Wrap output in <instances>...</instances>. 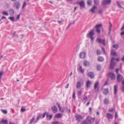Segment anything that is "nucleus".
Segmentation results:
<instances>
[{"mask_svg":"<svg viewBox=\"0 0 124 124\" xmlns=\"http://www.w3.org/2000/svg\"><path fill=\"white\" fill-rule=\"evenodd\" d=\"M35 118L34 117H33L32 118V119L31 120V121L33 122V121L35 120Z\"/></svg>","mask_w":124,"mask_h":124,"instance_id":"obj_55","label":"nucleus"},{"mask_svg":"<svg viewBox=\"0 0 124 124\" xmlns=\"http://www.w3.org/2000/svg\"><path fill=\"white\" fill-rule=\"evenodd\" d=\"M97 40L99 43L102 44L104 46H105V39H104L102 40H101L100 38H97Z\"/></svg>","mask_w":124,"mask_h":124,"instance_id":"obj_9","label":"nucleus"},{"mask_svg":"<svg viewBox=\"0 0 124 124\" xmlns=\"http://www.w3.org/2000/svg\"><path fill=\"white\" fill-rule=\"evenodd\" d=\"M103 11L102 10H99L98 12V14L100 15H102L103 14Z\"/></svg>","mask_w":124,"mask_h":124,"instance_id":"obj_36","label":"nucleus"},{"mask_svg":"<svg viewBox=\"0 0 124 124\" xmlns=\"http://www.w3.org/2000/svg\"><path fill=\"white\" fill-rule=\"evenodd\" d=\"M75 91H74V92L73 93V95H72V97L73 98H74V99L75 98Z\"/></svg>","mask_w":124,"mask_h":124,"instance_id":"obj_50","label":"nucleus"},{"mask_svg":"<svg viewBox=\"0 0 124 124\" xmlns=\"http://www.w3.org/2000/svg\"><path fill=\"white\" fill-rule=\"evenodd\" d=\"M75 117L76 118V120L78 122H79L81 120L84 118V117L80 115H76Z\"/></svg>","mask_w":124,"mask_h":124,"instance_id":"obj_7","label":"nucleus"},{"mask_svg":"<svg viewBox=\"0 0 124 124\" xmlns=\"http://www.w3.org/2000/svg\"><path fill=\"white\" fill-rule=\"evenodd\" d=\"M123 76L120 74H118L117 77V81L118 83H119L122 80Z\"/></svg>","mask_w":124,"mask_h":124,"instance_id":"obj_11","label":"nucleus"},{"mask_svg":"<svg viewBox=\"0 0 124 124\" xmlns=\"http://www.w3.org/2000/svg\"><path fill=\"white\" fill-rule=\"evenodd\" d=\"M121 60L123 61H124V56L122 58Z\"/></svg>","mask_w":124,"mask_h":124,"instance_id":"obj_64","label":"nucleus"},{"mask_svg":"<svg viewBox=\"0 0 124 124\" xmlns=\"http://www.w3.org/2000/svg\"><path fill=\"white\" fill-rule=\"evenodd\" d=\"M88 77L91 78H93L94 77V73L92 72H89L88 73Z\"/></svg>","mask_w":124,"mask_h":124,"instance_id":"obj_16","label":"nucleus"},{"mask_svg":"<svg viewBox=\"0 0 124 124\" xmlns=\"http://www.w3.org/2000/svg\"><path fill=\"white\" fill-rule=\"evenodd\" d=\"M69 84H67L65 88H68L69 87Z\"/></svg>","mask_w":124,"mask_h":124,"instance_id":"obj_62","label":"nucleus"},{"mask_svg":"<svg viewBox=\"0 0 124 124\" xmlns=\"http://www.w3.org/2000/svg\"><path fill=\"white\" fill-rule=\"evenodd\" d=\"M87 3L88 5L90 6L92 3V1L91 0H88Z\"/></svg>","mask_w":124,"mask_h":124,"instance_id":"obj_24","label":"nucleus"},{"mask_svg":"<svg viewBox=\"0 0 124 124\" xmlns=\"http://www.w3.org/2000/svg\"><path fill=\"white\" fill-rule=\"evenodd\" d=\"M94 34V30L93 29L88 34H87V36L88 38H90L92 41H93L94 39V38L93 36Z\"/></svg>","mask_w":124,"mask_h":124,"instance_id":"obj_2","label":"nucleus"},{"mask_svg":"<svg viewBox=\"0 0 124 124\" xmlns=\"http://www.w3.org/2000/svg\"><path fill=\"white\" fill-rule=\"evenodd\" d=\"M79 70L80 72L82 73H83L84 72V70L83 69H82V67L80 66L79 67Z\"/></svg>","mask_w":124,"mask_h":124,"instance_id":"obj_27","label":"nucleus"},{"mask_svg":"<svg viewBox=\"0 0 124 124\" xmlns=\"http://www.w3.org/2000/svg\"><path fill=\"white\" fill-rule=\"evenodd\" d=\"M26 110V109H25L23 108H22L21 109V111L22 112H23L25 111Z\"/></svg>","mask_w":124,"mask_h":124,"instance_id":"obj_49","label":"nucleus"},{"mask_svg":"<svg viewBox=\"0 0 124 124\" xmlns=\"http://www.w3.org/2000/svg\"><path fill=\"white\" fill-rule=\"evenodd\" d=\"M3 124H7L8 123V121L7 120L2 119L1 122Z\"/></svg>","mask_w":124,"mask_h":124,"instance_id":"obj_26","label":"nucleus"},{"mask_svg":"<svg viewBox=\"0 0 124 124\" xmlns=\"http://www.w3.org/2000/svg\"><path fill=\"white\" fill-rule=\"evenodd\" d=\"M52 109L53 112L54 113H56L57 111V108L56 106L55 105L52 107Z\"/></svg>","mask_w":124,"mask_h":124,"instance_id":"obj_13","label":"nucleus"},{"mask_svg":"<svg viewBox=\"0 0 124 124\" xmlns=\"http://www.w3.org/2000/svg\"><path fill=\"white\" fill-rule=\"evenodd\" d=\"M41 115L40 114L39 115V116L37 117V121L36 122V123L37 121L41 117Z\"/></svg>","mask_w":124,"mask_h":124,"instance_id":"obj_43","label":"nucleus"},{"mask_svg":"<svg viewBox=\"0 0 124 124\" xmlns=\"http://www.w3.org/2000/svg\"><path fill=\"white\" fill-rule=\"evenodd\" d=\"M99 83V82H96L94 85V88L96 91H98L99 88L98 86Z\"/></svg>","mask_w":124,"mask_h":124,"instance_id":"obj_15","label":"nucleus"},{"mask_svg":"<svg viewBox=\"0 0 124 124\" xmlns=\"http://www.w3.org/2000/svg\"><path fill=\"white\" fill-rule=\"evenodd\" d=\"M106 117L108 119H112L113 118V116L110 113H107L106 114Z\"/></svg>","mask_w":124,"mask_h":124,"instance_id":"obj_12","label":"nucleus"},{"mask_svg":"<svg viewBox=\"0 0 124 124\" xmlns=\"http://www.w3.org/2000/svg\"><path fill=\"white\" fill-rule=\"evenodd\" d=\"M85 53L84 52H81L79 55L80 58H84L85 57Z\"/></svg>","mask_w":124,"mask_h":124,"instance_id":"obj_17","label":"nucleus"},{"mask_svg":"<svg viewBox=\"0 0 124 124\" xmlns=\"http://www.w3.org/2000/svg\"><path fill=\"white\" fill-rule=\"evenodd\" d=\"M120 34L121 35H124V31H123L121 32Z\"/></svg>","mask_w":124,"mask_h":124,"instance_id":"obj_60","label":"nucleus"},{"mask_svg":"<svg viewBox=\"0 0 124 124\" xmlns=\"http://www.w3.org/2000/svg\"><path fill=\"white\" fill-rule=\"evenodd\" d=\"M113 47L116 49H117L119 48V45L118 44H115L113 46Z\"/></svg>","mask_w":124,"mask_h":124,"instance_id":"obj_29","label":"nucleus"},{"mask_svg":"<svg viewBox=\"0 0 124 124\" xmlns=\"http://www.w3.org/2000/svg\"><path fill=\"white\" fill-rule=\"evenodd\" d=\"M94 2L95 4L96 5H98L99 3V2L98 0H94Z\"/></svg>","mask_w":124,"mask_h":124,"instance_id":"obj_30","label":"nucleus"},{"mask_svg":"<svg viewBox=\"0 0 124 124\" xmlns=\"http://www.w3.org/2000/svg\"><path fill=\"white\" fill-rule=\"evenodd\" d=\"M122 91L124 92V80L122 82Z\"/></svg>","mask_w":124,"mask_h":124,"instance_id":"obj_33","label":"nucleus"},{"mask_svg":"<svg viewBox=\"0 0 124 124\" xmlns=\"http://www.w3.org/2000/svg\"><path fill=\"white\" fill-rule=\"evenodd\" d=\"M26 3L25 1H23V3L22 6V8L23 9L24 8V7L26 6Z\"/></svg>","mask_w":124,"mask_h":124,"instance_id":"obj_35","label":"nucleus"},{"mask_svg":"<svg viewBox=\"0 0 124 124\" xmlns=\"http://www.w3.org/2000/svg\"><path fill=\"white\" fill-rule=\"evenodd\" d=\"M109 101L107 98L105 99L104 101V103L105 104H107L109 103Z\"/></svg>","mask_w":124,"mask_h":124,"instance_id":"obj_23","label":"nucleus"},{"mask_svg":"<svg viewBox=\"0 0 124 124\" xmlns=\"http://www.w3.org/2000/svg\"><path fill=\"white\" fill-rule=\"evenodd\" d=\"M62 116V114L61 113H59L56 115L55 116L57 118H59L61 117Z\"/></svg>","mask_w":124,"mask_h":124,"instance_id":"obj_28","label":"nucleus"},{"mask_svg":"<svg viewBox=\"0 0 124 124\" xmlns=\"http://www.w3.org/2000/svg\"><path fill=\"white\" fill-rule=\"evenodd\" d=\"M101 66L100 65H98L97 66V69L98 70H99L101 69Z\"/></svg>","mask_w":124,"mask_h":124,"instance_id":"obj_38","label":"nucleus"},{"mask_svg":"<svg viewBox=\"0 0 124 124\" xmlns=\"http://www.w3.org/2000/svg\"><path fill=\"white\" fill-rule=\"evenodd\" d=\"M20 17V14L18 15L17 16V19L18 20L19 19Z\"/></svg>","mask_w":124,"mask_h":124,"instance_id":"obj_56","label":"nucleus"},{"mask_svg":"<svg viewBox=\"0 0 124 124\" xmlns=\"http://www.w3.org/2000/svg\"><path fill=\"white\" fill-rule=\"evenodd\" d=\"M1 110L2 111V112L4 113L5 114H6L7 113V112L6 110H3V109H1Z\"/></svg>","mask_w":124,"mask_h":124,"instance_id":"obj_42","label":"nucleus"},{"mask_svg":"<svg viewBox=\"0 0 124 124\" xmlns=\"http://www.w3.org/2000/svg\"><path fill=\"white\" fill-rule=\"evenodd\" d=\"M108 77L110 78L112 80H114L115 79V76L114 73L110 72L108 74Z\"/></svg>","mask_w":124,"mask_h":124,"instance_id":"obj_5","label":"nucleus"},{"mask_svg":"<svg viewBox=\"0 0 124 124\" xmlns=\"http://www.w3.org/2000/svg\"><path fill=\"white\" fill-rule=\"evenodd\" d=\"M2 14H3V15H5L8 16V13H7V12H3Z\"/></svg>","mask_w":124,"mask_h":124,"instance_id":"obj_45","label":"nucleus"},{"mask_svg":"<svg viewBox=\"0 0 124 124\" xmlns=\"http://www.w3.org/2000/svg\"><path fill=\"white\" fill-rule=\"evenodd\" d=\"M58 106V107L59 108V110H61V107L60 106V104H59V103H57V104H56Z\"/></svg>","mask_w":124,"mask_h":124,"instance_id":"obj_46","label":"nucleus"},{"mask_svg":"<svg viewBox=\"0 0 124 124\" xmlns=\"http://www.w3.org/2000/svg\"><path fill=\"white\" fill-rule=\"evenodd\" d=\"M102 26V25L101 24H97L96 25L95 28H96V31L98 33L100 34L101 33V30L100 28Z\"/></svg>","mask_w":124,"mask_h":124,"instance_id":"obj_3","label":"nucleus"},{"mask_svg":"<svg viewBox=\"0 0 124 124\" xmlns=\"http://www.w3.org/2000/svg\"><path fill=\"white\" fill-rule=\"evenodd\" d=\"M104 59L102 57H98V60L99 61L102 62L104 61Z\"/></svg>","mask_w":124,"mask_h":124,"instance_id":"obj_31","label":"nucleus"},{"mask_svg":"<svg viewBox=\"0 0 124 124\" xmlns=\"http://www.w3.org/2000/svg\"><path fill=\"white\" fill-rule=\"evenodd\" d=\"M114 58L113 57L111 60V62L110 65V69L111 70H113L114 68L115 62L114 61Z\"/></svg>","mask_w":124,"mask_h":124,"instance_id":"obj_4","label":"nucleus"},{"mask_svg":"<svg viewBox=\"0 0 124 124\" xmlns=\"http://www.w3.org/2000/svg\"><path fill=\"white\" fill-rule=\"evenodd\" d=\"M97 55H99L101 54V52L100 50H97Z\"/></svg>","mask_w":124,"mask_h":124,"instance_id":"obj_47","label":"nucleus"},{"mask_svg":"<svg viewBox=\"0 0 124 124\" xmlns=\"http://www.w3.org/2000/svg\"><path fill=\"white\" fill-rule=\"evenodd\" d=\"M82 91L81 90H79L78 92V96H80L82 94Z\"/></svg>","mask_w":124,"mask_h":124,"instance_id":"obj_34","label":"nucleus"},{"mask_svg":"<svg viewBox=\"0 0 124 124\" xmlns=\"http://www.w3.org/2000/svg\"><path fill=\"white\" fill-rule=\"evenodd\" d=\"M78 3L81 7L83 8L85 7V4L84 1H81L80 2H78Z\"/></svg>","mask_w":124,"mask_h":124,"instance_id":"obj_14","label":"nucleus"},{"mask_svg":"<svg viewBox=\"0 0 124 124\" xmlns=\"http://www.w3.org/2000/svg\"><path fill=\"white\" fill-rule=\"evenodd\" d=\"M115 110V108H111L109 109V111L110 112H113L114 110Z\"/></svg>","mask_w":124,"mask_h":124,"instance_id":"obj_40","label":"nucleus"},{"mask_svg":"<svg viewBox=\"0 0 124 124\" xmlns=\"http://www.w3.org/2000/svg\"><path fill=\"white\" fill-rule=\"evenodd\" d=\"M124 29V25H123L122 27L121 28V30H123Z\"/></svg>","mask_w":124,"mask_h":124,"instance_id":"obj_61","label":"nucleus"},{"mask_svg":"<svg viewBox=\"0 0 124 124\" xmlns=\"http://www.w3.org/2000/svg\"><path fill=\"white\" fill-rule=\"evenodd\" d=\"M119 70L118 69H116V71L117 74L118 73Z\"/></svg>","mask_w":124,"mask_h":124,"instance_id":"obj_59","label":"nucleus"},{"mask_svg":"<svg viewBox=\"0 0 124 124\" xmlns=\"http://www.w3.org/2000/svg\"><path fill=\"white\" fill-rule=\"evenodd\" d=\"M118 117V115L117 114V113L116 112L115 113V118L116 119V118Z\"/></svg>","mask_w":124,"mask_h":124,"instance_id":"obj_54","label":"nucleus"},{"mask_svg":"<svg viewBox=\"0 0 124 124\" xmlns=\"http://www.w3.org/2000/svg\"><path fill=\"white\" fill-rule=\"evenodd\" d=\"M111 2V0H104L102 2V4L103 5H104L110 3Z\"/></svg>","mask_w":124,"mask_h":124,"instance_id":"obj_10","label":"nucleus"},{"mask_svg":"<svg viewBox=\"0 0 124 124\" xmlns=\"http://www.w3.org/2000/svg\"><path fill=\"white\" fill-rule=\"evenodd\" d=\"M100 122V120H96L95 121V124H98Z\"/></svg>","mask_w":124,"mask_h":124,"instance_id":"obj_53","label":"nucleus"},{"mask_svg":"<svg viewBox=\"0 0 124 124\" xmlns=\"http://www.w3.org/2000/svg\"><path fill=\"white\" fill-rule=\"evenodd\" d=\"M21 6V4L20 2L18 1H16L14 3V6L17 9H19Z\"/></svg>","mask_w":124,"mask_h":124,"instance_id":"obj_6","label":"nucleus"},{"mask_svg":"<svg viewBox=\"0 0 124 124\" xmlns=\"http://www.w3.org/2000/svg\"><path fill=\"white\" fill-rule=\"evenodd\" d=\"M87 97L86 96H85L83 98V100H86L87 99Z\"/></svg>","mask_w":124,"mask_h":124,"instance_id":"obj_52","label":"nucleus"},{"mask_svg":"<svg viewBox=\"0 0 124 124\" xmlns=\"http://www.w3.org/2000/svg\"><path fill=\"white\" fill-rule=\"evenodd\" d=\"M3 72L2 71H1L0 72V82L1 81V76L3 75Z\"/></svg>","mask_w":124,"mask_h":124,"instance_id":"obj_41","label":"nucleus"},{"mask_svg":"<svg viewBox=\"0 0 124 124\" xmlns=\"http://www.w3.org/2000/svg\"><path fill=\"white\" fill-rule=\"evenodd\" d=\"M59 122L58 121H56L53 122L52 123V124H59Z\"/></svg>","mask_w":124,"mask_h":124,"instance_id":"obj_48","label":"nucleus"},{"mask_svg":"<svg viewBox=\"0 0 124 124\" xmlns=\"http://www.w3.org/2000/svg\"><path fill=\"white\" fill-rule=\"evenodd\" d=\"M91 84V83L90 81L88 80L86 82V87L88 88L90 87Z\"/></svg>","mask_w":124,"mask_h":124,"instance_id":"obj_20","label":"nucleus"},{"mask_svg":"<svg viewBox=\"0 0 124 124\" xmlns=\"http://www.w3.org/2000/svg\"><path fill=\"white\" fill-rule=\"evenodd\" d=\"M116 3L117 4H118V5L119 6V8H123L122 7V6L118 2V1H117L116 2Z\"/></svg>","mask_w":124,"mask_h":124,"instance_id":"obj_44","label":"nucleus"},{"mask_svg":"<svg viewBox=\"0 0 124 124\" xmlns=\"http://www.w3.org/2000/svg\"><path fill=\"white\" fill-rule=\"evenodd\" d=\"M84 84V82H78L76 83V86L77 88L79 89L80 88L81 86Z\"/></svg>","mask_w":124,"mask_h":124,"instance_id":"obj_8","label":"nucleus"},{"mask_svg":"<svg viewBox=\"0 0 124 124\" xmlns=\"http://www.w3.org/2000/svg\"><path fill=\"white\" fill-rule=\"evenodd\" d=\"M111 55H113L116 56L117 54L116 52L113 49H112L111 52Z\"/></svg>","mask_w":124,"mask_h":124,"instance_id":"obj_19","label":"nucleus"},{"mask_svg":"<svg viewBox=\"0 0 124 124\" xmlns=\"http://www.w3.org/2000/svg\"><path fill=\"white\" fill-rule=\"evenodd\" d=\"M83 64L85 67H87L89 65V63L87 61H85L84 62Z\"/></svg>","mask_w":124,"mask_h":124,"instance_id":"obj_22","label":"nucleus"},{"mask_svg":"<svg viewBox=\"0 0 124 124\" xmlns=\"http://www.w3.org/2000/svg\"><path fill=\"white\" fill-rule=\"evenodd\" d=\"M8 19H10V20L12 21H14V17H8Z\"/></svg>","mask_w":124,"mask_h":124,"instance_id":"obj_37","label":"nucleus"},{"mask_svg":"<svg viewBox=\"0 0 124 124\" xmlns=\"http://www.w3.org/2000/svg\"><path fill=\"white\" fill-rule=\"evenodd\" d=\"M46 117L47 118L49 117V120H50L52 117V116L51 115H47Z\"/></svg>","mask_w":124,"mask_h":124,"instance_id":"obj_39","label":"nucleus"},{"mask_svg":"<svg viewBox=\"0 0 124 124\" xmlns=\"http://www.w3.org/2000/svg\"><path fill=\"white\" fill-rule=\"evenodd\" d=\"M103 93L105 94H107L108 93V89H105L104 90Z\"/></svg>","mask_w":124,"mask_h":124,"instance_id":"obj_32","label":"nucleus"},{"mask_svg":"<svg viewBox=\"0 0 124 124\" xmlns=\"http://www.w3.org/2000/svg\"><path fill=\"white\" fill-rule=\"evenodd\" d=\"M102 50L104 52V53L105 54V50L104 48L103 47H102Z\"/></svg>","mask_w":124,"mask_h":124,"instance_id":"obj_58","label":"nucleus"},{"mask_svg":"<svg viewBox=\"0 0 124 124\" xmlns=\"http://www.w3.org/2000/svg\"><path fill=\"white\" fill-rule=\"evenodd\" d=\"M65 108H66V111H67V112H68L69 113H70V109H69L68 110V108L67 107H66Z\"/></svg>","mask_w":124,"mask_h":124,"instance_id":"obj_51","label":"nucleus"},{"mask_svg":"<svg viewBox=\"0 0 124 124\" xmlns=\"http://www.w3.org/2000/svg\"><path fill=\"white\" fill-rule=\"evenodd\" d=\"M95 118H92L89 116L86 118V120H84L81 123V124H91L94 123Z\"/></svg>","mask_w":124,"mask_h":124,"instance_id":"obj_1","label":"nucleus"},{"mask_svg":"<svg viewBox=\"0 0 124 124\" xmlns=\"http://www.w3.org/2000/svg\"><path fill=\"white\" fill-rule=\"evenodd\" d=\"M96 8V6H94L93 7V8L91 9L90 10L92 12L94 13H95V12L94 10V9Z\"/></svg>","mask_w":124,"mask_h":124,"instance_id":"obj_25","label":"nucleus"},{"mask_svg":"<svg viewBox=\"0 0 124 124\" xmlns=\"http://www.w3.org/2000/svg\"><path fill=\"white\" fill-rule=\"evenodd\" d=\"M9 14L11 16H13L14 14V11L13 9L10 8L9 10Z\"/></svg>","mask_w":124,"mask_h":124,"instance_id":"obj_18","label":"nucleus"},{"mask_svg":"<svg viewBox=\"0 0 124 124\" xmlns=\"http://www.w3.org/2000/svg\"><path fill=\"white\" fill-rule=\"evenodd\" d=\"M4 18L6 19V17H5V16H3L2 17V18H1V20H2V19H4Z\"/></svg>","mask_w":124,"mask_h":124,"instance_id":"obj_63","label":"nucleus"},{"mask_svg":"<svg viewBox=\"0 0 124 124\" xmlns=\"http://www.w3.org/2000/svg\"><path fill=\"white\" fill-rule=\"evenodd\" d=\"M117 91V85H115L114 87V93L116 94Z\"/></svg>","mask_w":124,"mask_h":124,"instance_id":"obj_21","label":"nucleus"},{"mask_svg":"<svg viewBox=\"0 0 124 124\" xmlns=\"http://www.w3.org/2000/svg\"><path fill=\"white\" fill-rule=\"evenodd\" d=\"M72 24L71 23H70L68 25V26L67 27L66 29H68L69 27L71 25V24Z\"/></svg>","mask_w":124,"mask_h":124,"instance_id":"obj_57","label":"nucleus"}]
</instances>
